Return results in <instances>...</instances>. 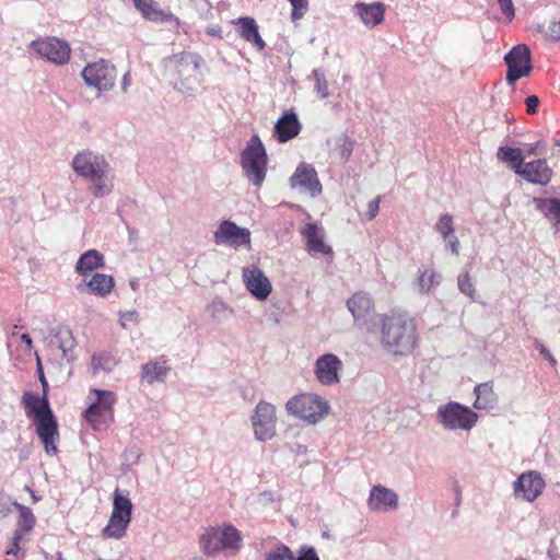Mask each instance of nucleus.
Segmentation results:
<instances>
[{"label":"nucleus","instance_id":"603ef678","mask_svg":"<svg viewBox=\"0 0 560 560\" xmlns=\"http://www.w3.org/2000/svg\"><path fill=\"white\" fill-rule=\"evenodd\" d=\"M36 361H37V369H38V374H39V380L43 384V387H44V393L47 392V387H48V383L45 378V375H44V372H43V368H42V362H40V359L39 357L36 354Z\"/></svg>","mask_w":560,"mask_h":560},{"label":"nucleus","instance_id":"13d9d810","mask_svg":"<svg viewBox=\"0 0 560 560\" xmlns=\"http://www.w3.org/2000/svg\"><path fill=\"white\" fill-rule=\"evenodd\" d=\"M21 342L25 345L26 348H31L32 346V338L28 334H22L20 336Z\"/></svg>","mask_w":560,"mask_h":560},{"label":"nucleus","instance_id":"ea45409f","mask_svg":"<svg viewBox=\"0 0 560 560\" xmlns=\"http://www.w3.org/2000/svg\"><path fill=\"white\" fill-rule=\"evenodd\" d=\"M51 348L58 347L59 350H72L73 348V339L69 330L59 331L56 336H54L49 342Z\"/></svg>","mask_w":560,"mask_h":560},{"label":"nucleus","instance_id":"a211bd4d","mask_svg":"<svg viewBox=\"0 0 560 560\" xmlns=\"http://www.w3.org/2000/svg\"><path fill=\"white\" fill-rule=\"evenodd\" d=\"M545 488V481L536 471L522 474L514 482V493L517 498H523L533 502L541 494Z\"/></svg>","mask_w":560,"mask_h":560},{"label":"nucleus","instance_id":"4d7b16f0","mask_svg":"<svg viewBox=\"0 0 560 560\" xmlns=\"http://www.w3.org/2000/svg\"><path fill=\"white\" fill-rule=\"evenodd\" d=\"M196 7L200 10L206 11L207 13L211 10V4L208 0H194Z\"/></svg>","mask_w":560,"mask_h":560},{"label":"nucleus","instance_id":"f704fd0d","mask_svg":"<svg viewBox=\"0 0 560 560\" xmlns=\"http://www.w3.org/2000/svg\"><path fill=\"white\" fill-rule=\"evenodd\" d=\"M170 370L171 368L167 366L164 361L149 362L142 366V378L145 380L149 384H153L154 382H162L164 381Z\"/></svg>","mask_w":560,"mask_h":560},{"label":"nucleus","instance_id":"cd10ccee","mask_svg":"<svg viewBox=\"0 0 560 560\" xmlns=\"http://www.w3.org/2000/svg\"><path fill=\"white\" fill-rule=\"evenodd\" d=\"M234 24L237 26V33L244 40L250 43L258 50H262L266 47L265 40L259 35L258 25L253 18H238L234 21Z\"/></svg>","mask_w":560,"mask_h":560},{"label":"nucleus","instance_id":"a19ab883","mask_svg":"<svg viewBox=\"0 0 560 560\" xmlns=\"http://www.w3.org/2000/svg\"><path fill=\"white\" fill-rule=\"evenodd\" d=\"M336 150L343 162H347L353 151V142L346 136L336 139Z\"/></svg>","mask_w":560,"mask_h":560},{"label":"nucleus","instance_id":"f3484780","mask_svg":"<svg viewBox=\"0 0 560 560\" xmlns=\"http://www.w3.org/2000/svg\"><path fill=\"white\" fill-rule=\"evenodd\" d=\"M292 188H300L311 197L322 194V184L313 165L300 163L290 178Z\"/></svg>","mask_w":560,"mask_h":560},{"label":"nucleus","instance_id":"c03bdc74","mask_svg":"<svg viewBox=\"0 0 560 560\" xmlns=\"http://www.w3.org/2000/svg\"><path fill=\"white\" fill-rule=\"evenodd\" d=\"M292 5L291 18L293 21L300 20L308 9V0H289Z\"/></svg>","mask_w":560,"mask_h":560},{"label":"nucleus","instance_id":"4be33fe9","mask_svg":"<svg viewBox=\"0 0 560 560\" xmlns=\"http://www.w3.org/2000/svg\"><path fill=\"white\" fill-rule=\"evenodd\" d=\"M306 247L311 255H331L332 249L324 242V230L315 223H308L302 231Z\"/></svg>","mask_w":560,"mask_h":560},{"label":"nucleus","instance_id":"4c0bfd02","mask_svg":"<svg viewBox=\"0 0 560 560\" xmlns=\"http://www.w3.org/2000/svg\"><path fill=\"white\" fill-rule=\"evenodd\" d=\"M20 518H19V528L15 533H20L21 535H25L31 532L35 525V516L30 508L19 505Z\"/></svg>","mask_w":560,"mask_h":560},{"label":"nucleus","instance_id":"8fccbe9b","mask_svg":"<svg viewBox=\"0 0 560 560\" xmlns=\"http://www.w3.org/2000/svg\"><path fill=\"white\" fill-rule=\"evenodd\" d=\"M546 34L553 40H560V21H551Z\"/></svg>","mask_w":560,"mask_h":560},{"label":"nucleus","instance_id":"c756f323","mask_svg":"<svg viewBox=\"0 0 560 560\" xmlns=\"http://www.w3.org/2000/svg\"><path fill=\"white\" fill-rule=\"evenodd\" d=\"M85 284L91 294L98 298H106L113 291L115 280L109 275L94 273Z\"/></svg>","mask_w":560,"mask_h":560},{"label":"nucleus","instance_id":"c9c22d12","mask_svg":"<svg viewBox=\"0 0 560 560\" xmlns=\"http://www.w3.org/2000/svg\"><path fill=\"white\" fill-rule=\"evenodd\" d=\"M310 79H313L314 92L319 98L326 100L330 96L326 73L322 68L314 69Z\"/></svg>","mask_w":560,"mask_h":560},{"label":"nucleus","instance_id":"f8f14e48","mask_svg":"<svg viewBox=\"0 0 560 560\" xmlns=\"http://www.w3.org/2000/svg\"><path fill=\"white\" fill-rule=\"evenodd\" d=\"M440 422L450 430H470L478 420V415L458 402H448L439 407Z\"/></svg>","mask_w":560,"mask_h":560},{"label":"nucleus","instance_id":"6ab92c4d","mask_svg":"<svg viewBox=\"0 0 560 560\" xmlns=\"http://www.w3.org/2000/svg\"><path fill=\"white\" fill-rule=\"evenodd\" d=\"M368 506L371 511L387 512L398 506L397 493L382 485L373 486L370 490Z\"/></svg>","mask_w":560,"mask_h":560},{"label":"nucleus","instance_id":"7c9ffc66","mask_svg":"<svg viewBox=\"0 0 560 560\" xmlns=\"http://www.w3.org/2000/svg\"><path fill=\"white\" fill-rule=\"evenodd\" d=\"M537 209L558 229L560 223V198H537Z\"/></svg>","mask_w":560,"mask_h":560},{"label":"nucleus","instance_id":"2f4dec72","mask_svg":"<svg viewBox=\"0 0 560 560\" xmlns=\"http://www.w3.org/2000/svg\"><path fill=\"white\" fill-rule=\"evenodd\" d=\"M497 158L506 163L511 168L518 174L524 166V156L518 148L500 147L497 152Z\"/></svg>","mask_w":560,"mask_h":560},{"label":"nucleus","instance_id":"412c9836","mask_svg":"<svg viewBox=\"0 0 560 560\" xmlns=\"http://www.w3.org/2000/svg\"><path fill=\"white\" fill-rule=\"evenodd\" d=\"M524 179L538 185H547L552 177V170L548 166L545 159L525 163L522 171H518Z\"/></svg>","mask_w":560,"mask_h":560},{"label":"nucleus","instance_id":"473e14b6","mask_svg":"<svg viewBox=\"0 0 560 560\" xmlns=\"http://www.w3.org/2000/svg\"><path fill=\"white\" fill-rule=\"evenodd\" d=\"M130 521V517L112 514L108 524L103 529V536L115 539L121 538L126 534Z\"/></svg>","mask_w":560,"mask_h":560},{"label":"nucleus","instance_id":"dca6fc26","mask_svg":"<svg viewBox=\"0 0 560 560\" xmlns=\"http://www.w3.org/2000/svg\"><path fill=\"white\" fill-rule=\"evenodd\" d=\"M242 279L246 289L258 301L267 300L272 291L270 280L257 266H248L243 268Z\"/></svg>","mask_w":560,"mask_h":560},{"label":"nucleus","instance_id":"f257e3e1","mask_svg":"<svg viewBox=\"0 0 560 560\" xmlns=\"http://www.w3.org/2000/svg\"><path fill=\"white\" fill-rule=\"evenodd\" d=\"M77 175L90 182V190L96 198L109 195L114 189V173L104 155L91 151H79L71 161Z\"/></svg>","mask_w":560,"mask_h":560},{"label":"nucleus","instance_id":"37998d69","mask_svg":"<svg viewBox=\"0 0 560 560\" xmlns=\"http://www.w3.org/2000/svg\"><path fill=\"white\" fill-rule=\"evenodd\" d=\"M457 285H458V290L463 294L467 295L470 299H474L475 287L470 280L469 273L467 271L459 273V276L457 278Z\"/></svg>","mask_w":560,"mask_h":560},{"label":"nucleus","instance_id":"9b49d317","mask_svg":"<svg viewBox=\"0 0 560 560\" xmlns=\"http://www.w3.org/2000/svg\"><path fill=\"white\" fill-rule=\"evenodd\" d=\"M81 74L86 85L97 89L98 92H107L115 85L117 70L114 65L100 59L88 63Z\"/></svg>","mask_w":560,"mask_h":560},{"label":"nucleus","instance_id":"e2e57ef3","mask_svg":"<svg viewBox=\"0 0 560 560\" xmlns=\"http://www.w3.org/2000/svg\"><path fill=\"white\" fill-rule=\"evenodd\" d=\"M217 306H218V307H220V308H223V310H225V308H226V307H225V305H224V304H222V303H219Z\"/></svg>","mask_w":560,"mask_h":560},{"label":"nucleus","instance_id":"bf43d9fd","mask_svg":"<svg viewBox=\"0 0 560 560\" xmlns=\"http://www.w3.org/2000/svg\"><path fill=\"white\" fill-rule=\"evenodd\" d=\"M545 354V359L551 364V365H555L556 364V360L555 358L552 357L551 352H542Z\"/></svg>","mask_w":560,"mask_h":560},{"label":"nucleus","instance_id":"5fc2aeb1","mask_svg":"<svg viewBox=\"0 0 560 560\" xmlns=\"http://www.w3.org/2000/svg\"><path fill=\"white\" fill-rule=\"evenodd\" d=\"M296 560H319L314 549L304 551Z\"/></svg>","mask_w":560,"mask_h":560},{"label":"nucleus","instance_id":"680f3d73","mask_svg":"<svg viewBox=\"0 0 560 560\" xmlns=\"http://www.w3.org/2000/svg\"><path fill=\"white\" fill-rule=\"evenodd\" d=\"M130 285H131V288H132L133 290H136V288H137V280H132V281H130Z\"/></svg>","mask_w":560,"mask_h":560},{"label":"nucleus","instance_id":"79ce46f5","mask_svg":"<svg viewBox=\"0 0 560 560\" xmlns=\"http://www.w3.org/2000/svg\"><path fill=\"white\" fill-rule=\"evenodd\" d=\"M265 560H294V556L288 546L279 545L266 553Z\"/></svg>","mask_w":560,"mask_h":560},{"label":"nucleus","instance_id":"e433bc0d","mask_svg":"<svg viewBox=\"0 0 560 560\" xmlns=\"http://www.w3.org/2000/svg\"><path fill=\"white\" fill-rule=\"evenodd\" d=\"M132 503L128 497L122 495L119 490L114 493L113 511L112 514L118 516H127L131 518Z\"/></svg>","mask_w":560,"mask_h":560},{"label":"nucleus","instance_id":"6e6552de","mask_svg":"<svg viewBox=\"0 0 560 560\" xmlns=\"http://www.w3.org/2000/svg\"><path fill=\"white\" fill-rule=\"evenodd\" d=\"M290 415L310 423L320 421L329 411L327 401L314 394H300L291 398L287 405Z\"/></svg>","mask_w":560,"mask_h":560},{"label":"nucleus","instance_id":"423d86ee","mask_svg":"<svg viewBox=\"0 0 560 560\" xmlns=\"http://www.w3.org/2000/svg\"><path fill=\"white\" fill-rule=\"evenodd\" d=\"M95 395L90 406L85 409L83 418L95 431L106 429L114 420V405L117 400L112 390L93 388L90 396Z\"/></svg>","mask_w":560,"mask_h":560},{"label":"nucleus","instance_id":"f03ea898","mask_svg":"<svg viewBox=\"0 0 560 560\" xmlns=\"http://www.w3.org/2000/svg\"><path fill=\"white\" fill-rule=\"evenodd\" d=\"M22 402L27 417H33L36 425V433L44 444L48 456L58 453L57 443L59 441V431L57 420L50 409L47 394L43 397L32 392H25L22 396Z\"/></svg>","mask_w":560,"mask_h":560},{"label":"nucleus","instance_id":"2eb2a0df","mask_svg":"<svg viewBox=\"0 0 560 560\" xmlns=\"http://www.w3.org/2000/svg\"><path fill=\"white\" fill-rule=\"evenodd\" d=\"M213 242L217 245H226L234 248L249 247L250 231L247 228L238 226L231 220H223L213 232Z\"/></svg>","mask_w":560,"mask_h":560},{"label":"nucleus","instance_id":"052dcab7","mask_svg":"<svg viewBox=\"0 0 560 560\" xmlns=\"http://www.w3.org/2000/svg\"><path fill=\"white\" fill-rule=\"evenodd\" d=\"M539 144H540V142H537L536 144H534L533 147H530V149L528 150V154H529V155H535V154H537V150H538Z\"/></svg>","mask_w":560,"mask_h":560},{"label":"nucleus","instance_id":"aec40b11","mask_svg":"<svg viewBox=\"0 0 560 560\" xmlns=\"http://www.w3.org/2000/svg\"><path fill=\"white\" fill-rule=\"evenodd\" d=\"M341 361L330 352L319 357L315 364V375L324 385H331L339 382Z\"/></svg>","mask_w":560,"mask_h":560},{"label":"nucleus","instance_id":"c85d7f7f","mask_svg":"<svg viewBox=\"0 0 560 560\" xmlns=\"http://www.w3.org/2000/svg\"><path fill=\"white\" fill-rule=\"evenodd\" d=\"M104 265L103 254L97 249H89L79 257L75 271L81 276H86L98 268H103Z\"/></svg>","mask_w":560,"mask_h":560},{"label":"nucleus","instance_id":"0eeeda50","mask_svg":"<svg viewBox=\"0 0 560 560\" xmlns=\"http://www.w3.org/2000/svg\"><path fill=\"white\" fill-rule=\"evenodd\" d=\"M203 63V59L196 52L182 51L163 59L166 74L174 83V88L182 90L187 86V80L196 73Z\"/></svg>","mask_w":560,"mask_h":560},{"label":"nucleus","instance_id":"49530a36","mask_svg":"<svg viewBox=\"0 0 560 560\" xmlns=\"http://www.w3.org/2000/svg\"><path fill=\"white\" fill-rule=\"evenodd\" d=\"M381 197L377 196L368 203V211L364 213V218L369 221L373 220L380 211Z\"/></svg>","mask_w":560,"mask_h":560},{"label":"nucleus","instance_id":"a878e982","mask_svg":"<svg viewBox=\"0 0 560 560\" xmlns=\"http://www.w3.org/2000/svg\"><path fill=\"white\" fill-rule=\"evenodd\" d=\"M353 9L360 16L363 24L369 28L375 27L376 25L381 24L384 20L385 5L381 2H358L354 4Z\"/></svg>","mask_w":560,"mask_h":560},{"label":"nucleus","instance_id":"09e8293b","mask_svg":"<svg viewBox=\"0 0 560 560\" xmlns=\"http://www.w3.org/2000/svg\"><path fill=\"white\" fill-rule=\"evenodd\" d=\"M24 535H21L20 533H15L11 539L10 546L7 550L8 555H14L16 556L20 551V541L23 539Z\"/></svg>","mask_w":560,"mask_h":560},{"label":"nucleus","instance_id":"a18cd8bd","mask_svg":"<svg viewBox=\"0 0 560 560\" xmlns=\"http://www.w3.org/2000/svg\"><path fill=\"white\" fill-rule=\"evenodd\" d=\"M502 14L511 22L515 16L513 0H497Z\"/></svg>","mask_w":560,"mask_h":560},{"label":"nucleus","instance_id":"de8ad7c7","mask_svg":"<svg viewBox=\"0 0 560 560\" xmlns=\"http://www.w3.org/2000/svg\"><path fill=\"white\" fill-rule=\"evenodd\" d=\"M119 320L122 327L128 328L138 322V313L135 311L126 312L120 315Z\"/></svg>","mask_w":560,"mask_h":560},{"label":"nucleus","instance_id":"864d4df0","mask_svg":"<svg viewBox=\"0 0 560 560\" xmlns=\"http://www.w3.org/2000/svg\"><path fill=\"white\" fill-rule=\"evenodd\" d=\"M206 33L210 36L222 38V28L219 25L208 26Z\"/></svg>","mask_w":560,"mask_h":560},{"label":"nucleus","instance_id":"39448f33","mask_svg":"<svg viewBox=\"0 0 560 560\" xmlns=\"http://www.w3.org/2000/svg\"><path fill=\"white\" fill-rule=\"evenodd\" d=\"M200 546L207 556H214L221 551L237 553L243 546L241 532L231 524L209 527L200 537Z\"/></svg>","mask_w":560,"mask_h":560},{"label":"nucleus","instance_id":"b1692460","mask_svg":"<svg viewBox=\"0 0 560 560\" xmlns=\"http://www.w3.org/2000/svg\"><path fill=\"white\" fill-rule=\"evenodd\" d=\"M301 131V122L293 112H285L275 125V136L279 142L295 138Z\"/></svg>","mask_w":560,"mask_h":560},{"label":"nucleus","instance_id":"5701e85b","mask_svg":"<svg viewBox=\"0 0 560 560\" xmlns=\"http://www.w3.org/2000/svg\"><path fill=\"white\" fill-rule=\"evenodd\" d=\"M434 230L440 234L446 247L451 249L452 254L458 255L460 243L455 235L454 219L448 213H443L439 217L434 224Z\"/></svg>","mask_w":560,"mask_h":560},{"label":"nucleus","instance_id":"393cba45","mask_svg":"<svg viewBox=\"0 0 560 560\" xmlns=\"http://www.w3.org/2000/svg\"><path fill=\"white\" fill-rule=\"evenodd\" d=\"M442 275L432 267L421 266L417 271V278L412 283L419 294H429L442 282Z\"/></svg>","mask_w":560,"mask_h":560},{"label":"nucleus","instance_id":"72a5a7b5","mask_svg":"<svg viewBox=\"0 0 560 560\" xmlns=\"http://www.w3.org/2000/svg\"><path fill=\"white\" fill-rule=\"evenodd\" d=\"M476 400L474 407L476 409H489L497 402V396L490 383H482L476 386Z\"/></svg>","mask_w":560,"mask_h":560},{"label":"nucleus","instance_id":"ddd939ff","mask_svg":"<svg viewBox=\"0 0 560 560\" xmlns=\"http://www.w3.org/2000/svg\"><path fill=\"white\" fill-rule=\"evenodd\" d=\"M277 416L273 405L259 401L252 416L254 434L259 441H268L276 434Z\"/></svg>","mask_w":560,"mask_h":560},{"label":"nucleus","instance_id":"6e6d98bb","mask_svg":"<svg viewBox=\"0 0 560 560\" xmlns=\"http://www.w3.org/2000/svg\"><path fill=\"white\" fill-rule=\"evenodd\" d=\"M130 85H131V74H130V72H126L121 80V91L124 93H126Z\"/></svg>","mask_w":560,"mask_h":560},{"label":"nucleus","instance_id":"7ed1b4c3","mask_svg":"<svg viewBox=\"0 0 560 560\" xmlns=\"http://www.w3.org/2000/svg\"><path fill=\"white\" fill-rule=\"evenodd\" d=\"M382 325V341L385 347L410 350L416 347V326L407 313L398 310L383 314L378 325Z\"/></svg>","mask_w":560,"mask_h":560},{"label":"nucleus","instance_id":"bb28decb","mask_svg":"<svg viewBox=\"0 0 560 560\" xmlns=\"http://www.w3.org/2000/svg\"><path fill=\"white\" fill-rule=\"evenodd\" d=\"M142 16L151 22H173L177 18L170 11L162 10L154 0H132Z\"/></svg>","mask_w":560,"mask_h":560},{"label":"nucleus","instance_id":"9d476101","mask_svg":"<svg viewBox=\"0 0 560 560\" xmlns=\"http://www.w3.org/2000/svg\"><path fill=\"white\" fill-rule=\"evenodd\" d=\"M347 307L358 326L369 331H373L378 327L382 315L375 313L374 302L369 293L364 291L355 292L348 299Z\"/></svg>","mask_w":560,"mask_h":560},{"label":"nucleus","instance_id":"3c124183","mask_svg":"<svg viewBox=\"0 0 560 560\" xmlns=\"http://www.w3.org/2000/svg\"><path fill=\"white\" fill-rule=\"evenodd\" d=\"M526 109L528 114H535L539 105V98L536 95H530L525 101Z\"/></svg>","mask_w":560,"mask_h":560},{"label":"nucleus","instance_id":"4468645a","mask_svg":"<svg viewBox=\"0 0 560 560\" xmlns=\"http://www.w3.org/2000/svg\"><path fill=\"white\" fill-rule=\"evenodd\" d=\"M508 66L506 81L513 85L518 79L532 71L530 50L526 45L514 46L504 57Z\"/></svg>","mask_w":560,"mask_h":560},{"label":"nucleus","instance_id":"58836bf2","mask_svg":"<svg viewBox=\"0 0 560 560\" xmlns=\"http://www.w3.org/2000/svg\"><path fill=\"white\" fill-rule=\"evenodd\" d=\"M114 365L115 360L109 355V352H98L92 357L94 373L98 370L110 371Z\"/></svg>","mask_w":560,"mask_h":560},{"label":"nucleus","instance_id":"1a4fd4ad","mask_svg":"<svg viewBox=\"0 0 560 560\" xmlns=\"http://www.w3.org/2000/svg\"><path fill=\"white\" fill-rule=\"evenodd\" d=\"M28 51L56 66L68 63L71 54L69 44L56 36H44L32 40Z\"/></svg>","mask_w":560,"mask_h":560},{"label":"nucleus","instance_id":"20e7f679","mask_svg":"<svg viewBox=\"0 0 560 560\" xmlns=\"http://www.w3.org/2000/svg\"><path fill=\"white\" fill-rule=\"evenodd\" d=\"M241 167L244 176L255 187H261L268 168L266 148L257 135L250 137L241 153Z\"/></svg>","mask_w":560,"mask_h":560}]
</instances>
